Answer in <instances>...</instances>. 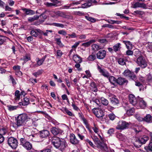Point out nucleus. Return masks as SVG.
<instances>
[{
    "label": "nucleus",
    "mask_w": 152,
    "mask_h": 152,
    "mask_svg": "<svg viewBox=\"0 0 152 152\" xmlns=\"http://www.w3.org/2000/svg\"><path fill=\"white\" fill-rule=\"evenodd\" d=\"M52 144L56 148L58 149L61 151L63 152L66 148V142L64 139H61L57 137H52L51 140Z\"/></svg>",
    "instance_id": "obj_2"
},
{
    "label": "nucleus",
    "mask_w": 152,
    "mask_h": 152,
    "mask_svg": "<svg viewBox=\"0 0 152 152\" xmlns=\"http://www.w3.org/2000/svg\"><path fill=\"white\" fill-rule=\"evenodd\" d=\"M95 41V40H91L87 42L83 43L82 45L85 47H88L92 43L94 42Z\"/></svg>",
    "instance_id": "obj_30"
},
{
    "label": "nucleus",
    "mask_w": 152,
    "mask_h": 152,
    "mask_svg": "<svg viewBox=\"0 0 152 152\" xmlns=\"http://www.w3.org/2000/svg\"><path fill=\"white\" fill-rule=\"evenodd\" d=\"M30 119V118L26 114L23 113L20 114L15 117V123L13 124V126L17 128L22 126Z\"/></svg>",
    "instance_id": "obj_1"
},
{
    "label": "nucleus",
    "mask_w": 152,
    "mask_h": 152,
    "mask_svg": "<svg viewBox=\"0 0 152 152\" xmlns=\"http://www.w3.org/2000/svg\"><path fill=\"white\" fill-rule=\"evenodd\" d=\"M52 4H53L54 7H56L58 5V4L60 2L59 1L57 0H50Z\"/></svg>",
    "instance_id": "obj_54"
},
{
    "label": "nucleus",
    "mask_w": 152,
    "mask_h": 152,
    "mask_svg": "<svg viewBox=\"0 0 152 152\" xmlns=\"http://www.w3.org/2000/svg\"><path fill=\"white\" fill-rule=\"evenodd\" d=\"M95 143L97 145L98 148H99L101 149L105 144L103 142H102L100 140H96Z\"/></svg>",
    "instance_id": "obj_22"
},
{
    "label": "nucleus",
    "mask_w": 152,
    "mask_h": 152,
    "mask_svg": "<svg viewBox=\"0 0 152 152\" xmlns=\"http://www.w3.org/2000/svg\"><path fill=\"white\" fill-rule=\"evenodd\" d=\"M54 12L56 15H58L59 16L65 18H68V16L63 12L57 11L56 12Z\"/></svg>",
    "instance_id": "obj_23"
},
{
    "label": "nucleus",
    "mask_w": 152,
    "mask_h": 152,
    "mask_svg": "<svg viewBox=\"0 0 152 152\" xmlns=\"http://www.w3.org/2000/svg\"><path fill=\"white\" fill-rule=\"evenodd\" d=\"M51 25L56 27L61 28H64V24L60 23H53L51 24Z\"/></svg>",
    "instance_id": "obj_46"
},
{
    "label": "nucleus",
    "mask_w": 152,
    "mask_h": 152,
    "mask_svg": "<svg viewBox=\"0 0 152 152\" xmlns=\"http://www.w3.org/2000/svg\"><path fill=\"white\" fill-rule=\"evenodd\" d=\"M134 145L137 148H139L141 146L142 144L141 142L140 141V138L136 139L134 143Z\"/></svg>",
    "instance_id": "obj_28"
},
{
    "label": "nucleus",
    "mask_w": 152,
    "mask_h": 152,
    "mask_svg": "<svg viewBox=\"0 0 152 152\" xmlns=\"http://www.w3.org/2000/svg\"><path fill=\"white\" fill-rule=\"evenodd\" d=\"M126 61V60L124 59L123 58H120L118 61L119 64L121 65H124L125 64Z\"/></svg>",
    "instance_id": "obj_36"
},
{
    "label": "nucleus",
    "mask_w": 152,
    "mask_h": 152,
    "mask_svg": "<svg viewBox=\"0 0 152 152\" xmlns=\"http://www.w3.org/2000/svg\"><path fill=\"white\" fill-rule=\"evenodd\" d=\"M93 2V0L88 1L86 3L82 4L81 7H78V8H85L88 7L91 5L92 3Z\"/></svg>",
    "instance_id": "obj_17"
},
{
    "label": "nucleus",
    "mask_w": 152,
    "mask_h": 152,
    "mask_svg": "<svg viewBox=\"0 0 152 152\" xmlns=\"http://www.w3.org/2000/svg\"><path fill=\"white\" fill-rule=\"evenodd\" d=\"M129 125V124L128 123L125 121H122L118 122L116 128L117 129L123 130L128 128Z\"/></svg>",
    "instance_id": "obj_7"
},
{
    "label": "nucleus",
    "mask_w": 152,
    "mask_h": 152,
    "mask_svg": "<svg viewBox=\"0 0 152 152\" xmlns=\"http://www.w3.org/2000/svg\"><path fill=\"white\" fill-rule=\"evenodd\" d=\"M133 129L136 133H138L142 130L141 128L138 125L136 126Z\"/></svg>",
    "instance_id": "obj_40"
},
{
    "label": "nucleus",
    "mask_w": 152,
    "mask_h": 152,
    "mask_svg": "<svg viewBox=\"0 0 152 152\" xmlns=\"http://www.w3.org/2000/svg\"><path fill=\"white\" fill-rule=\"evenodd\" d=\"M8 110L10 111H12L14 110H16L18 107L17 106H13L11 105H8L7 106Z\"/></svg>",
    "instance_id": "obj_51"
},
{
    "label": "nucleus",
    "mask_w": 152,
    "mask_h": 152,
    "mask_svg": "<svg viewBox=\"0 0 152 152\" xmlns=\"http://www.w3.org/2000/svg\"><path fill=\"white\" fill-rule=\"evenodd\" d=\"M8 143L13 149H15L18 146V142L16 139L10 137L8 140Z\"/></svg>",
    "instance_id": "obj_3"
},
{
    "label": "nucleus",
    "mask_w": 152,
    "mask_h": 152,
    "mask_svg": "<svg viewBox=\"0 0 152 152\" xmlns=\"http://www.w3.org/2000/svg\"><path fill=\"white\" fill-rule=\"evenodd\" d=\"M15 74L18 76H20L22 75V73L20 70H16L15 72Z\"/></svg>",
    "instance_id": "obj_64"
},
{
    "label": "nucleus",
    "mask_w": 152,
    "mask_h": 152,
    "mask_svg": "<svg viewBox=\"0 0 152 152\" xmlns=\"http://www.w3.org/2000/svg\"><path fill=\"white\" fill-rule=\"evenodd\" d=\"M123 42L126 45L127 48L129 49L131 47L132 44L129 41H123Z\"/></svg>",
    "instance_id": "obj_39"
},
{
    "label": "nucleus",
    "mask_w": 152,
    "mask_h": 152,
    "mask_svg": "<svg viewBox=\"0 0 152 152\" xmlns=\"http://www.w3.org/2000/svg\"><path fill=\"white\" fill-rule=\"evenodd\" d=\"M70 140V142L73 144H77L79 143V140L73 134H71Z\"/></svg>",
    "instance_id": "obj_14"
},
{
    "label": "nucleus",
    "mask_w": 152,
    "mask_h": 152,
    "mask_svg": "<svg viewBox=\"0 0 152 152\" xmlns=\"http://www.w3.org/2000/svg\"><path fill=\"white\" fill-rule=\"evenodd\" d=\"M125 109L126 111L127 115L130 116L133 115L134 110V108H132L128 109V108H127L126 107H125Z\"/></svg>",
    "instance_id": "obj_26"
},
{
    "label": "nucleus",
    "mask_w": 152,
    "mask_h": 152,
    "mask_svg": "<svg viewBox=\"0 0 152 152\" xmlns=\"http://www.w3.org/2000/svg\"><path fill=\"white\" fill-rule=\"evenodd\" d=\"M109 117L110 120L113 121L115 119V116L113 113H111L109 115Z\"/></svg>",
    "instance_id": "obj_57"
},
{
    "label": "nucleus",
    "mask_w": 152,
    "mask_h": 152,
    "mask_svg": "<svg viewBox=\"0 0 152 152\" xmlns=\"http://www.w3.org/2000/svg\"><path fill=\"white\" fill-rule=\"evenodd\" d=\"M21 145L26 149L30 150L32 147V145L26 140L25 138H21L20 139Z\"/></svg>",
    "instance_id": "obj_5"
},
{
    "label": "nucleus",
    "mask_w": 152,
    "mask_h": 152,
    "mask_svg": "<svg viewBox=\"0 0 152 152\" xmlns=\"http://www.w3.org/2000/svg\"><path fill=\"white\" fill-rule=\"evenodd\" d=\"M90 85L94 92H96L97 91V88L95 83L94 82L91 83Z\"/></svg>",
    "instance_id": "obj_41"
},
{
    "label": "nucleus",
    "mask_w": 152,
    "mask_h": 152,
    "mask_svg": "<svg viewBox=\"0 0 152 152\" xmlns=\"http://www.w3.org/2000/svg\"><path fill=\"white\" fill-rule=\"evenodd\" d=\"M23 59L25 61H27L30 60V56L28 55H26L23 57Z\"/></svg>",
    "instance_id": "obj_59"
},
{
    "label": "nucleus",
    "mask_w": 152,
    "mask_h": 152,
    "mask_svg": "<svg viewBox=\"0 0 152 152\" xmlns=\"http://www.w3.org/2000/svg\"><path fill=\"white\" fill-rule=\"evenodd\" d=\"M7 132L6 129L4 128H3L0 129V134L1 135L5 134Z\"/></svg>",
    "instance_id": "obj_53"
},
{
    "label": "nucleus",
    "mask_w": 152,
    "mask_h": 152,
    "mask_svg": "<svg viewBox=\"0 0 152 152\" xmlns=\"http://www.w3.org/2000/svg\"><path fill=\"white\" fill-rule=\"evenodd\" d=\"M7 39L6 37L0 35V46L3 44Z\"/></svg>",
    "instance_id": "obj_35"
},
{
    "label": "nucleus",
    "mask_w": 152,
    "mask_h": 152,
    "mask_svg": "<svg viewBox=\"0 0 152 152\" xmlns=\"http://www.w3.org/2000/svg\"><path fill=\"white\" fill-rule=\"evenodd\" d=\"M10 79L11 81L13 86L15 85L16 84V83L15 80L14 79L12 76H10Z\"/></svg>",
    "instance_id": "obj_56"
},
{
    "label": "nucleus",
    "mask_w": 152,
    "mask_h": 152,
    "mask_svg": "<svg viewBox=\"0 0 152 152\" xmlns=\"http://www.w3.org/2000/svg\"><path fill=\"white\" fill-rule=\"evenodd\" d=\"M51 131L52 133L54 135L61 134L63 132L62 131L56 127H53L51 129Z\"/></svg>",
    "instance_id": "obj_15"
},
{
    "label": "nucleus",
    "mask_w": 152,
    "mask_h": 152,
    "mask_svg": "<svg viewBox=\"0 0 152 152\" xmlns=\"http://www.w3.org/2000/svg\"><path fill=\"white\" fill-rule=\"evenodd\" d=\"M39 18V16L37 15H34L33 17H29L28 19V21L30 22H32Z\"/></svg>",
    "instance_id": "obj_32"
},
{
    "label": "nucleus",
    "mask_w": 152,
    "mask_h": 152,
    "mask_svg": "<svg viewBox=\"0 0 152 152\" xmlns=\"http://www.w3.org/2000/svg\"><path fill=\"white\" fill-rule=\"evenodd\" d=\"M81 1H77L75 2V1H73L72 3L71 4H72V6H73L74 5H77L79 4H80L81 3Z\"/></svg>",
    "instance_id": "obj_63"
},
{
    "label": "nucleus",
    "mask_w": 152,
    "mask_h": 152,
    "mask_svg": "<svg viewBox=\"0 0 152 152\" xmlns=\"http://www.w3.org/2000/svg\"><path fill=\"white\" fill-rule=\"evenodd\" d=\"M152 117L150 114H147L144 118V120L148 123L152 122Z\"/></svg>",
    "instance_id": "obj_27"
},
{
    "label": "nucleus",
    "mask_w": 152,
    "mask_h": 152,
    "mask_svg": "<svg viewBox=\"0 0 152 152\" xmlns=\"http://www.w3.org/2000/svg\"><path fill=\"white\" fill-rule=\"evenodd\" d=\"M117 137L120 140L124 141L125 140L126 137L121 133H118L117 135Z\"/></svg>",
    "instance_id": "obj_29"
},
{
    "label": "nucleus",
    "mask_w": 152,
    "mask_h": 152,
    "mask_svg": "<svg viewBox=\"0 0 152 152\" xmlns=\"http://www.w3.org/2000/svg\"><path fill=\"white\" fill-rule=\"evenodd\" d=\"M49 132L47 130H44L40 132V137L42 138H47L49 135Z\"/></svg>",
    "instance_id": "obj_16"
},
{
    "label": "nucleus",
    "mask_w": 152,
    "mask_h": 152,
    "mask_svg": "<svg viewBox=\"0 0 152 152\" xmlns=\"http://www.w3.org/2000/svg\"><path fill=\"white\" fill-rule=\"evenodd\" d=\"M106 51L104 50H102L98 52L96 54L97 58L102 59L104 58L106 55Z\"/></svg>",
    "instance_id": "obj_9"
},
{
    "label": "nucleus",
    "mask_w": 152,
    "mask_h": 152,
    "mask_svg": "<svg viewBox=\"0 0 152 152\" xmlns=\"http://www.w3.org/2000/svg\"><path fill=\"white\" fill-rule=\"evenodd\" d=\"M73 59L76 63H81L82 61L81 58L77 55H74Z\"/></svg>",
    "instance_id": "obj_20"
},
{
    "label": "nucleus",
    "mask_w": 152,
    "mask_h": 152,
    "mask_svg": "<svg viewBox=\"0 0 152 152\" xmlns=\"http://www.w3.org/2000/svg\"><path fill=\"white\" fill-rule=\"evenodd\" d=\"M146 7L145 4L139 2L135 3L133 5V8H135L137 7H142L145 8Z\"/></svg>",
    "instance_id": "obj_25"
},
{
    "label": "nucleus",
    "mask_w": 152,
    "mask_h": 152,
    "mask_svg": "<svg viewBox=\"0 0 152 152\" xmlns=\"http://www.w3.org/2000/svg\"><path fill=\"white\" fill-rule=\"evenodd\" d=\"M110 101L113 106L118 105L119 103L118 99L116 98V97L113 96L110 99Z\"/></svg>",
    "instance_id": "obj_13"
},
{
    "label": "nucleus",
    "mask_w": 152,
    "mask_h": 152,
    "mask_svg": "<svg viewBox=\"0 0 152 152\" xmlns=\"http://www.w3.org/2000/svg\"><path fill=\"white\" fill-rule=\"evenodd\" d=\"M46 57V55H45L41 59H40L38 58H36V61L37 65L38 66H40L42 65L45 61Z\"/></svg>",
    "instance_id": "obj_19"
},
{
    "label": "nucleus",
    "mask_w": 152,
    "mask_h": 152,
    "mask_svg": "<svg viewBox=\"0 0 152 152\" xmlns=\"http://www.w3.org/2000/svg\"><path fill=\"white\" fill-rule=\"evenodd\" d=\"M116 15H117L118 16L121 17V18H125L126 20H129V18L128 17H126L124 16V15L123 14H120L119 13H116Z\"/></svg>",
    "instance_id": "obj_55"
},
{
    "label": "nucleus",
    "mask_w": 152,
    "mask_h": 152,
    "mask_svg": "<svg viewBox=\"0 0 152 152\" xmlns=\"http://www.w3.org/2000/svg\"><path fill=\"white\" fill-rule=\"evenodd\" d=\"M146 47L147 49L148 50V51H152V42L147 43Z\"/></svg>",
    "instance_id": "obj_47"
},
{
    "label": "nucleus",
    "mask_w": 152,
    "mask_h": 152,
    "mask_svg": "<svg viewBox=\"0 0 152 152\" xmlns=\"http://www.w3.org/2000/svg\"><path fill=\"white\" fill-rule=\"evenodd\" d=\"M129 101L133 105H135L137 103L138 99L133 94H130L129 96Z\"/></svg>",
    "instance_id": "obj_10"
},
{
    "label": "nucleus",
    "mask_w": 152,
    "mask_h": 152,
    "mask_svg": "<svg viewBox=\"0 0 152 152\" xmlns=\"http://www.w3.org/2000/svg\"><path fill=\"white\" fill-rule=\"evenodd\" d=\"M136 62L139 66L143 68H145L147 65L145 59L142 56L138 57L137 58Z\"/></svg>",
    "instance_id": "obj_4"
},
{
    "label": "nucleus",
    "mask_w": 152,
    "mask_h": 152,
    "mask_svg": "<svg viewBox=\"0 0 152 152\" xmlns=\"http://www.w3.org/2000/svg\"><path fill=\"white\" fill-rule=\"evenodd\" d=\"M15 96L16 97V99L19 100L20 98V91L18 90H17L15 92Z\"/></svg>",
    "instance_id": "obj_52"
},
{
    "label": "nucleus",
    "mask_w": 152,
    "mask_h": 152,
    "mask_svg": "<svg viewBox=\"0 0 152 152\" xmlns=\"http://www.w3.org/2000/svg\"><path fill=\"white\" fill-rule=\"evenodd\" d=\"M63 111L64 113H66L67 115L70 116H74L73 114L72 113L68 110L66 108H65L63 110Z\"/></svg>",
    "instance_id": "obj_45"
},
{
    "label": "nucleus",
    "mask_w": 152,
    "mask_h": 152,
    "mask_svg": "<svg viewBox=\"0 0 152 152\" xmlns=\"http://www.w3.org/2000/svg\"><path fill=\"white\" fill-rule=\"evenodd\" d=\"M123 74L124 76L128 77L132 80H134L136 78V76L134 74V72H131L128 69L125 70Z\"/></svg>",
    "instance_id": "obj_8"
},
{
    "label": "nucleus",
    "mask_w": 152,
    "mask_h": 152,
    "mask_svg": "<svg viewBox=\"0 0 152 152\" xmlns=\"http://www.w3.org/2000/svg\"><path fill=\"white\" fill-rule=\"evenodd\" d=\"M23 10L25 11L26 14L28 15H33L34 13V12L33 10L26 8L23 9Z\"/></svg>",
    "instance_id": "obj_38"
},
{
    "label": "nucleus",
    "mask_w": 152,
    "mask_h": 152,
    "mask_svg": "<svg viewBox=\"0 0 152 152\" xmlns=\"http://www.w3.org/2000/svg\"><path fill=\"white\" fill-rule=\"evenodd\" d=\"M92 49L95 51H97L101 49L100 46L96 44H94L91 46Z\"/></svg>",
    "instance_id": "obj_44"
},
{
    "label": "nucleus",
    "mask_w": 152,
    "mask_h": 152,
    "mask_svg": "<svg viewBox=\"0 0 152 152\" xmlns=\"http://www.w3.org/2000/svg\"><path fill=\"white\" fill-rule=\"evenodd\" d=\"M110 82L113 85H114L115 83H117V79L113 76H109L108 77Z\"/></svg>",
    "instance_id": "obj_31"
},
{
    "label": "nucleus",
    "mask_w": 152,
    "mask_h": 152,
    "mask_svg": "<svg viewBox=\"0 0 152 152\" xmlns=\"http://www.w3.org/2000/svg\"><path fill=\"white\" fill-rule=\"evenodd\" d=\"M58 33L59 34L63 35H66L67 34L66 31L64 30H59L58 31Z\"/></svg>",
    "instance_id": "obj_58"
},
{
    "label": "nucleus",
    "mask_w": 152,
    "mask_h": 152,
    "mask_svg": "<svg viewBox=\"0 0 152 152\" xmlns=\"http://www.w3.org/2000/svg\"><path fill=\"white\" fill-rule=\"evenodd\" d=\"M42 31L39 29H37L32 30L30 33L32 36L36 37L38 35L39 33L40 34H42Z\"/></svg>",
    "instance_id": "obj_11"
},
{
    "label": "nucleus",
    "mask_w": 152,
    "mask_h": 152,
    "mask_svg": "<svg viewBox=\"0 0 152 152\" xmlns=\"http://www.w3.org/2000/svg\"><path fill=\"white\" fill-rule=\"evenodd\" d=\"M145 148L147 152H152V142L150 143L148 145L145 147Z\"/></svg>",
    "instance_id": "obj_37"
},
{
    "label": "nucleus",
    "mask_w": 152,
    "mask_h": 152,
    "mask_svg": "<svg viewBox=\"0 0 152 152\" xmlns=\"http://www.w3.org/2000/svg\"><path fill=\"white\" fill-rule=\"evenodd\" d=\"M24 105H27L30 103L29 100L28 98L26 97L24 99V101H23Z\"/></svg>",
    "instance_id": "obj_50"
},
{
    "label": "nucleus",
    "mask_w": 152,
    "mask_h": 152,
    "mask_svg": "<svg viewBox=\"0 0 152 152\" xmlns=\"http://www.w3.org/2000/svg\"><path fill=\"white\" fill-rule=\"evenodd\" d=\"M108 23L111 24H119L121 23V22L120 21L114 20H109L107 21Z\"/></svg>",
    "instance_id": "obj_43"
},
{
    "label": "nucleus",
    "mask_w": 152,
    "mask_h": 152,
    "mask_svg": "<svg viewBox=\"0 0 152 152\" xmlns=\"http://www.w3.org/2000/svg\"><path fill=\"white\" fill-rule=\"evenodd\" d=\"M92 111L97 118L103 117L104 116V112L102 110L100 109L94 108L92 109Z\"/></svg>",
    "instance_id": "obj_6"
},
{
    "label": "nucleus",
    "mask_w": 152,
    "mask_h": 152,
    "mask_svg": "<svg viewBox=\"0 0 152 152\" xmlns=\"http://www.w3.org/2000/svg\"><path fill=\"white\" fill-rule=\"evenodd\" d=\"M121 44L118 43L115 45L113 46V49L114 51L116 52L120 50L121 48Z\"/></svg>",
    "instance_id": "obj_21"
},
{
    "label": "nucleus",
    "mask_w": 152,
    "mask_h": 152,
    "mask_svg": "<svg viewBox=\"0 0 152 152\" xmlns=\"http://www.w3.org/2000/svg\"><path fill=\"white\" fill-rule=\"evenodd\" d=\"M99 72L105 77H108L110 76L109 73L104 69H100Z\"/></svg>",
    "instance_id": "obj_24"
},
{
    "label": "nucleus",
    "mask_w": 152,
    "mask_h": 152,
    "mask_svg": "<svg viewBox=\"0 0 152 152\" xmlns=\"http://www.w3.org/2000/svg\"><path fill=\"white\" fill-rule=\"evenodd\" d=\"M138 100L140 107L142 109H145L147 106L145 102L141 98H139Z\"/></svg>",
    "instance_id": "obj_18"
},
{
    "label": "nucleus",
    "mask_w": 152,
    "mask_h": 152,
    "mask_svg": "<svg viewBox=\"0 0 152 152\" xmlns=\"http://www.w3.org/2000/svg\"><path fill=\"white\" fill-rule=\"evenodd\" d=\"M148 137L147 136H144L140 138V141L142 144H145L146 142L148 140Z\"/></svg>",
    "instance_id": "obj_34"
},
{
    "label": "nucleus",
    "mask_w": 152,
    "mask_h": 152,
    "mask_svg": "<svg viewBox=\"0 0 152 152\" xmlns=\"http://www.w3.org/2000/svg\"><path fill=\"white\" fill-rule=\"evenodd\" d=\"M39 16V18L40 17L42 19L40 20L39 19L40 23H42L46 19L47 16L45 15L44 14H42L40 15Z\"/></svg>",
    "instance_id": "obj_42"
},
{
    "label": "nucleus",
    "mask_w": 152,
    "mask_h": 152,
    "mask_svg": "<svg viewBox=\"0 0 152 152\" xmlns=\"http://www.w3.org/2000/svg\"><path fill=\"white\" fill-rule=\"evenodd\" d=\"M147 80L148 82L152 81V76L150 74L147 75Z\"/></svg>",
    "instance_id": "obj_61"
},
{
    "label": "nucleus",
    "mask_w": 152,
    "mask_h": 152,
    "mask_svg": "<svg viewBox=\"0 0 152 152\" xmlns=\"http://www.w3.org/2000/svg\"><path fill=\"white\" fill-rule=\"evenodd\" d=\"M45 5L48 7H51L52 6H53V4L52 3H49L48 2H45Z\"/></svg>",
    "instance_id": "obj_60"
},
{
    "label": "nucleus",
    "mask_w": 152,
    "mask_h": 152,
    "mask_svg": "<svg viewBox=\"0 0 152 152\" xmlns=\"http://www.w3.org/2000/svg\"><path fill=\"white\" fill-rule=\"evenodd\" d=\"M101 150H104L105 152H109L108 148L106 144H105L104 146H103L102 149H101Z\"/></svg>",
    "instance_id": "obj_62"
},
{
    "label": "nucleus",
    "mask_w": 152,
    "mask_h": 152,
    "mask_svg": "<svg viewBox=\"0 0 152 152\" xmlns=\"http://www.w3.org/2000/svg\"><path fill=\"white\" fill-rule=\"evenodd\" d=\"M96 55L95 54H91L89 56L88 58V60L93 61L96 59Z\"/></svg>",
    "instance_id": "obj_48"
},
{
    "label": "nucleus",
    "mask_w": 152,
    "mask_h": 152,
    "mask_svg": "<svg viewBox=\"0 0 152 152\" xmlns=\"http://www.w3.org/2000/svg\"><path fill=\"white\" fill-rule=\"evenodd\" d=\"M37 136L36 135H31L29 136V137L31 138V140L34 142H39L38 140L36 139Z\"/></svg>",
    "instance_id": "obj_49"
},
{
    "label": "nucleus",
    "mask_w": 152,
    "mask_h": 152,
    "mask_svg": "<svg viewBox=\"0 0 152 152\" xmlns=\"http://www.w3.org/2000/svg\"><path fill=\"white\" fill-rule=\"evenodd\" d=\"M128 83V81L127 80L122 77H119L117 79L116 83L119 85L127 84Z\"/></svg>",
    "instance_id": "obj_12"
},
{
    "label": "nucleus",
    "mask_w": 152,
    "mask_h": 152,
    "mask_svg": "<svg viewBox=\"0 0 152 152\" xmlns=\"http://www.w3.org/2000/svg\"><path fill=\"white\" fill-rule=\"evenodd\" d=\"M101 100L102 104L104 106H107L109 103L108 100L103 97L101 98Z\"/></svg>",
    "instance_id": "obj_33"
}]
</instances>
